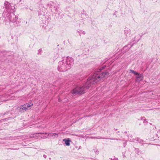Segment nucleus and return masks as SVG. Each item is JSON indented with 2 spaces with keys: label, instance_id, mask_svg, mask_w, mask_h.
Instances as JSON below:
<instances>
[{
  "label": "nucleus",
  "instance_id": "nucleus-3",
  "mask_svg": "<svg viewBox=\"0 0 160 160\" xmlns=\"http://www.w3.org/2000/svg\"><path fill=\"white\" fill-rule=\"evenodd\" d=\"M73 64V59L71 57H67L65 59L58 62V70L60 72L66 71L70 69Z\"/></svg>",
  "mask_w": 160,
  "mask_h": 160
},
{
  "label": "nucleus",
  "instance_id": "nucleus-13",
  "mask_svg": "<svg viewBox=\"0 0 160 160\" xmlns=\"http://www.w3.org/2000/svg\"><path fill=\"white\" fill-rule=\"evenodd\" d=\"M43 134V133H34L33 134H32L30 136V138H37L38 137V135H39V134Z\"/></svg>",
  "mask_w": 160,
  "mask_h": 160
},
{
  "label": "nucleus",
  "instance_id": "nucleus-2",
  "mask_svg": "<svg viewBox=\"0 0 160 160\" xmlns=\"http://www.w3.org/2000/svg\"><path fill=\"white\" fill-rule=\"evenodd\" d=\"M4 5V9L2 14V16L5 17L6 16L10 22L13 23L15 27L20 26V22L18 20V17L15 15L13 13L15 11V4L10 3L6 1Z\"/></svg>",
  "mask_w": 160,
  "mask_h": 160
},
{
  "label": "nucleus",
  "instance_id": "nucleus-37",
  "mask_svg": "<svg viewBox=\"0 0 160 160\" xmlns=\"http://www.w3.org/2000/svg\"><path fill=\"white\" fill-rule=\"evenodd\" d=\"M115 129V130H117V129Z\"/></svg>",
  "mask_w": 160,
  "mask_h": 160
},
{
  "label": "nucleus",
  "instance_id": "nucleus-31",
  "mask_svg": "<svg viewBox=\"0 0 160 160\" xmlns=\"http://www.w3.org/2000/svg\"><path fill=\"white\" fill-rule=\"evenodd\" d=\"M125 152L123 153L122 156H123V158H124L125 157Z\"/></svg>",
  "mask_w": 160,
  "mask_h": 160
},
{
  "label": "nucleus",
  "instance_id": "nucleus-9",
  "mask_svg": "<svg viewBox=\"0 0 160 160\" xmlns=\"http://www.w3.org/2000/svg\"><path fill=\"white\" fill-rule=\"evenodd\" d=\"M63 141L65 142L66 146H69L70 145V142L71 141L69 138L64 139H63Z\"/></svg>",
  "mask_w": 160,
  "mask_h": 160
},
{
  "label": "nucleus",
  "instance_id": "nucleus-6",
  "mask_svg": "<svg viewBox=\"0 0 160 160\" xmlns=\"http://www.w3.org/2000/svg\"><path fill=\"white\" fill-rule=\"evenodd\" d=\"M45 134V135H48L50 137H52L53 138H57L58 137V134L53 133H43V134Z\"/></svg>",
  "mask_w": 160,
  "mask_h": 160
},
{
  "label": "nucleus",
  "instance_id": "nucleus-30",
  "mask_svg": "<svg viewBox=\"0 0 160 160\" xmlns=\"http://www.w3.org/2000/svg\"><path fill=\"white\" fill-rule=\"evenodd\" d=\"M38 15L39 16L41 15L42 14V13L40 11H38Z\"/></svg>",
  "mask_w": 160,
  "mask_h": 160
},
{
  "label": "nucleus",
  "instance_id": "nucleus-34",
  "mask_svg": "<svg viewBox=\"0 0 160 160\" xmlns=\"http://www.w3.org/2000/svg\"><path fill=\"white\" fill-rule=\"evenodd\" d=\"M129 136H130V137H131V138H132V135H128V137H129Z\"/></svg>",
  "mask_w": 160,
  "mask_h": 160
},
{
  "label": "nucleus",
  "instance_id": "nucleus-21",
  "mask_svg": "<svg viewBox=\"0 0 160 160\" xmlns=\"http://www.w3.org/2000/svg\"><path fill=\"white\" fill-rule=\"evenodd\" d=\"M32 103L30 102L29 103H28L27 105H26V108H27V109H28V108L30 107L31 105H32Z\"/></svg>",
  "mask_w": 160,
  "mask_h": 160
},
{
  "label": "nucleus",
  "instance_id": "nucleus-36",
  "mask_svg": "<svg viewBox=\"0 0 160 160\" xmlns=\"http://www.w3.org/2000/svg\"><path fill=\"white\" fill-rule=\"evenodd\" d=\"M13 149V150H16V149Z\"/></svg>",
  "mask_w": 160,
  "mask_h": 160
},
{
  "label": "nucleus",
  "instance_id": "nucleus-4",
  "mask_svg": "<svg viewBox=\"0 0 160 160\" xmlns=\"http://www.w3.org/2000/svg\"><path fill=\"white\" fill-rule=\"evenodd\" d=\"M134 43L132 45L128 44L127 45L125 46L121 50V53L122 54L124 53L125 52L128 51L129 49L131 48L133 45Z\"/></svg>",
  "mask_w": 160,
  "mask_h": 160
},
{
  "label": "nucleus",
  "instance_id": "nucleus-33",
  "mask_svg": "<svg viewBox=\"0 0 160 160\" xmlns=\"http://www.w3.org/2000/svg\"><path fill=\"white\" fill-rule=\"evenodd\" d=\"M116 12H117V11H115V12L114 13V14H113V15H116Z\"/></svg>",
  "mask_w": 160,
  "mask_h": 160
},
{
  "label": "nucleus",
  "instance_id": "nucleus-43",
  "mask_svg": "<svg viewBox=\"0 0 160 160\" xmlns=\"http://www.w3.org/2000/svg\"><path fill=\"white\" fill-rule=\"evenodd\" d=\"M27 23V22H26V23Z\"/></svg>",
  "mask_w": 160,
  "mask_h": 160
},
{
  "label": "nucleus",
  "instance_id": "nucleus-38",
  "mask_svg": "<svg viewBox=\"0 0 160 160\" xmlns=\"http://www.w3.org/2000/svg\"><path fill=\"white\" fill-rule=\"evenodd\" d=\"M49 159L50 160H51V158H49Z\"/></svg>",
  "mask_w": 160,
  "mask_h": 160
},
{
  "label": "nucleus",
  "instance_id": "nucleus-19",
  "mask_svg": "<svg viewBox=\"0 0 160 160\" xmlns=\"http://www.w3.org/2000/svg\"><path fill=\"white\" fill-rule=\"evenodd\" d=\"M22 106L19 107H18L17 108V109L19 110V111L21 112H23V110H22Z\"/></svg>",
  "mask_w": 160,
  "mask_h": 160
},
{
  "label": "nucleus",
  "instance_id": "nucleus-29",
  "mask_svg": "<svg viewBox=\"0 0 160 160\" xmlns=\"http://www.w3.org/2000/svg\"><path fill=\"white\" fill-rule=\"evenodd\" d=\"M158 132L160 133H159L160 135H159V141H160V130H158Z\"/></svg>",
  "mask_w": 160,
  "mask_h": 160
},
{
  "label": "nucleus",
  "instance_id": "nucleus-22",
  "mask_svg": "<svg viewBox=\"0 0 160 160\" xmlns=\"http://www.w3.org/2000/svg\"><path fill=\"white\" fill-rule=\"evenodd\" d=\"M42 51V49H39L38 51V55H41V52Z\"/></svg>",
  "mask_w": 160,
  "mask_h": 160
},
{
  "label": "nucleus",
  "instance_id": "nucleus-25",
  "mask_svg": "<svg viewBox=\"0 0 160 160\" xmlns=\"http://www.w3.org/2000/svg\"><path fill=\"white\" fill-rule=\"evenodd\" d=\"M110 139L113 140H116L117 141H120L121 140V139L119 138H109Z\"/></svg>",
  "mask_w": 160,
  "mask_h": 160
},
{
  "label": "nucleus",
  "instance_id": "nucleus-18",
  "mask_svg": "<svg viewBox=\"0 0 160 160\" xmlns=\"http://www.w3.org/2000/svg\"><path fill=\"white\" fill-rule=\"evenodd\" d=\"M141 120H143V122L144 123L145 125L147 124L148 122L146 121V119L144 117H142L141 119Z\"/></svg>",
  "mask_w": 160,
  "mask_h": 160
},
{
  "label": "nucleus",
  "instance_id": "nucleus-28",
  "mask_svg": "<svg viewBox=\"0 0 160 160\" xmlns=\"http://www.w3.org/2000/svg\"><path fill=\"white\" fill-rule=\"evenodd\" d=\"M111 159L112 160L114 159V160H118V158H115L114 156L112 158H111Z\"/></svg>",
  "mask_w": 160,
  "mask_h": 160
},
{
  "label": "nucleus",
  "instance_id": "nucleus-39",
  "mask_svg": "<svg viewBox=\"0 0 160 160\" xmlns=\"http://www.w3.org/2000/svg\"><path fill=\"white\" fill-rule=\"evenodd\" d=\"M119 131H118V133H119Z\"/></svg>",
  "mask_w": 160,
  "mask_h": 160
},
{
  "label": "nucleus",
  "instance_id": "nucleus-15",
  "mask_svg": "<svg viewBox=\"0 0 160 160\" xmlns=\"http://www.w3.org/2000/svg\"><path fill=\"white\" fill-rule=\"evenodd\" d=\"M134 148L135 150H134L135 152L138 155H139L142 152L138 148Z\"/></svg>",
  "mask_w": 160,
  "mask_h": 160
},
{
  "label": "nucleus",
  "instance_id": "nucleus-11",
  "mask_svg": "<svg viewBox=\"0 0 160 160\" xmlns=\"http://www.w3.org/2000/svg\"><path fill=\"white\" fill-rule=\"evenodd\" d=\"M47 6L50 8H52V7H54L55 6V4L52 1H51L47 4Z\"/></svg>",
  "mask_w": 160,
  "mask_h": 160
},
{
  "label": "nucleus",
  "instance_id": "nucleus-17",
  "mask_svg": "<svg viewBox=\"0 0 160 160\" xmlns=\"http://www.w3.org/2000/svg\"><path fill=\"white\" fill-rule=\"evenodd\" d=\"M22 110H23V112L26 111L27 109V108H26V105H24L22 106Z\"/></svg>",
  "mask_w": 160,
  "mask_h": 160
},
{
  "label": "nucleus",
  "instance_id": "nucleus-16",
  "mask_svg": "<svg viewBox=\"0 0 160 160\" xmlns=\"http://www.w3.org/2000/svg\"><path fill=\"white\" fill-rule=\"evenodd\" d=\"M130 72L132 73L135 75H139V73L138 72H137L136 71H134V70L130 69Z\"/></svg>",
  "mask_w": 160,
  "mask_h": 160
},
{
  "label": "nucleus",
  "instance_id": "nucleus-24",
  "mask_svg": "<svg viewBox=\"0 0 160 160\" xmlns=\"http://www.w3.org/2000/svg\"><path fill=\"white\" fill-rule=\"evenodd\" d=\"M85 15L87 17L88 16V15L86 13V12L84 11H83V13H82V14L81 15V16H82V15Z\"/></svg>",
  "mask_w": 160,
  "mask_h": 160
},
{
  "label": "nucleus",
  "instance_id": "nucleus-41",
  "mask_svg": "<svg viewBox=\"0 0 160 160\" xmlns=\"http://www.w3.org/2000/svg\"><path fill=\"white\" fill-rule=\"evenodd\" d=\"M59 101H60V100L58 99Z\"/></svg>",
  "mask_w": 160,
  "mask_h": 160
},
{
  "label": "nucleus",
  "instance_id": "nucleus-23",
  "mask_svg": "<svg viewBox=\"0 0 160 160\" xmlns=\"http://www.w3.org/2000/svg\"><path fill=\"white\" fill-rule=\"evenodd\" d=\"M136 138H133L132 139H130V141L133 142H136Z\"/></svg>",
  "mask_w": 160,
  "mask_h": 160
},
{
  "label": "nucleus",
  "instance_id": "nucleus-7",
  "mask_svg": "<svg viewBox=\"0 0 160 160\" xmlns=\"http://www.w3.org/2000/svg\"><path fill=\"white\" fill-rule=\"evenodd\" d=\"M54 9L55 11V13H56V14L58 13V14L59 15V13L61 12V10L60 9V7L58 6H54Z\"/></svg>",
  "mask_w": 160,
  "mask_h": 160
},
{
  "label": "nucleus",
  "instance_id": "nucleus-27",
  "mask_svg": "<svg viewBox=\"0 0 160 160\" xmlns=\"http://www.w3.org/2000/svg\"><path fill=\"white\" fill-rule=\"evenodd\" d=\"M127 142V141H126L125 142H124L123 143V147H125L126 146V145Z\"/></svg>",
  "mask_w": 160,
  "mask_h": 160
},
{
  "label": "nucleus",
  "instance_id": "nucleus-8",
  "mask_svg": "<svg viewBox=\"0 0 160 160\" xmlns=\"http://www.w3.org/2000/svg\"><path fill=\"white\" fill-rule=\"evenodd\" d=\"M124 33L127 37L130 36L131 34V30L128 28L124 30Z\"/></svg>",
  "mask_w": 160,
  "mask_h": 160
},
{
  "label": "nucleus",
  "instance_id": "nucleus-26",
  "mask_svg": "<svg viewBox=\"0 0 160 160\" xmlns=\"http://www.w3.org/2000/svg\"><path fill=\"white\" fill-rule=\"evenodd\" d=\"M94 152L97 154H98L99 153V151L97 149L95 150Z\"/></svg>",
  "mask_w": 160,
  "mask_h": 160
},
{
  "label": "nucleus",
  "instance_id": "nucleus-14",
  "mask_svg": "<svg viewBox=\"0 0 160 160\" xmlns=\"http://www.w3.org/2000/svg\"><path fill=\"white\" fill-rule=\"evenodd\" d=\"M77 33H78L80 36H81L82 34L85 35V32L81 30H78Z\"/></svg>",
  "mask_w": 160,
  "mask_h": 160
},
{
  "label": "nucleus",
  "instance_id": "nucleus-1",
  "mask_svg": "<svg viewBox=\"0 0 160 160\" xmlns=\"http://www.w3.org/2000/svg\"><path fill=\"white\" fill-rule=\"evenodd\" d=\"M106 67V66L104 65L96 69L93 75L88 79L87 82L83 86H78L73 89L72 92V94L73 95H81L84 93L86 89H88L102 78L108 75L109 74L108 71H102Z\"/></svg>",
  "mask_w": 160,
  "mask_h": 160
},
{
  "label": "nucleus",
  "instance_id": "nucleus-35",
  "mask_svg": "<svg viewBox=\"0 0 160 160\" xmlns=\"http://www.w3.org/2000/svg\"><path fill=\"white\" fill-rule=\"evenodd\" d=\"M127 133V132L125 131L124 132V133Z\"/></svg>",
  "mask_w": 160,
  "mask_h": 160
},
{
  "label": "nucleus",
  "instance_id": "nucleus-20",
  "mask_svg": "<svg viewBox=\"0 0 160 160\" xmlns=\"http://www.w3.org/2000/svg\"><path fill=\"white\" fill-rule=\"evenodd\" d=\"M92 138H96V139H107L108 138H104V137H96V138H94V137H92Z\"/></svg>",
  "mask_w": 160,
  "mask_h": 160
},
{
  "label": "nucleus",
  "instance_id": "nucleus-10",
  "mask_svg": "<svg viewBox=\"0 0 160 160\" xmlns=\"http://www.w3.org/2000/svg\"><path fill=\"white\" fill-rule=\"evenodd\" d=\"M136 141L137 142H138L140 144H142V145H143L144 144V142H146L144 140H142L141 139H140V138H136Z\"/></svg>",
  "mask_w": 160,
  "mask_h": 160
},
{
  "label": "nucleus",
  "instance_id": "nucleus-40",
  "mask_svg": "<svg viewBox=\"0 0 160 160\" xmlns=\"http://www.w3.org/2000/svg\"><path fill=\"white\" fill-rule=\"evenodd\" d=\"M12 38H13V37L12 36Z\"/></svg>",
  "mask_w": 160,
  "mask_h": 160
},
{
  "label": "nucleus",
  "instance_id": "nucleus-32",
  "mask_svg": "<svg viewBox=\"0 0 160 160\" xmlns=\"http://www.w3.org/2000/svg\"><path fill=\"white\" fill-rule=\"evenodd\" d=\"M43 157L44 158H47V156L46 155L44 154L43 155Z\"/></svg>",
  "mask_w": 160,
  "mask_h": 160
},
{
  "label": "nucleus",
  "instance_id": "nucleus-42",
  "mask_svg": "<svg viewBox=\"0 0 160 160\" xmlns=\"http://www.w3.org/2000/svg\"><path fill=\"white\" fill-rule=\"evenodd\" d=\"M59 101H60V100L58 99Z\"/></svg>",
  "mask_w": 160,
  "mask_h": 160
},
{
  "label": "nucleus",
  "instance_id": "nucleus-12",
  "mask_svg": "<svg viewBox=\"0 0 160 160\" xmlns=\"http://www.w3.org/2000/svg\"><path fill=\"white\" fill-rule=\"evenodd\" d=\"M137 75V76L136 77V78L138 80L141 81L143 80V76L142 74H140L139 73V75Z\"/></svg>",
  "mask_w": 160,
  "mask_h": 160
},
{
  "label": "nucleus",
  "instance_id": "nucleus-5",
  "mask_svg": "<svg viewBox=\"0 0 160 160\" xmlns=\"http://www.w3.org/2000/svg\"><path fill=\"white\" fill-rule=\"evenodd\" d=\"M160 133L158 131L157 132V133L153 137H152L149 139L151 141H155L156 142H158L159 141V135H160Z\"/></svg>",
  "mask_w": 160,
  "mask_h": 160
}]
</instances>
